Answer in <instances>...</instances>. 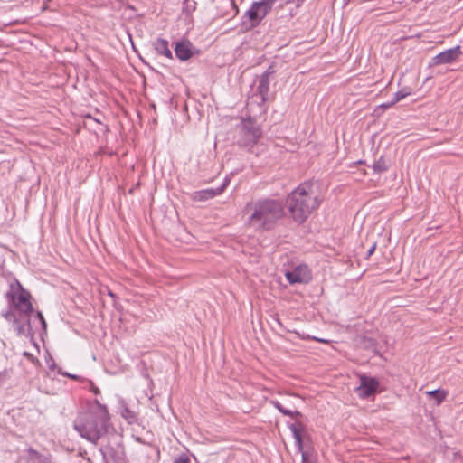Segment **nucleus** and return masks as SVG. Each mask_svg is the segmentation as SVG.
Instances as JSON below:
<instances>
[{"label":"nucleus","instance_id":"31","mask_svg":"<svg viewBox=\"0 0 463 463\" xmlns=\"http://www.w3.org/2000/svg\"><path fill=\"white\" fill-rule=\"evenodd\" d=\"M24 355L27 356V357H30V358H33V355L30 353H28V352H24Z\"/></svg>","mask_w":463,"mask_h":463},{"label":"nucleus","instance_id":"10","mask_svg":"<svg viewBox=\"0 0 463 463\" xmlns=\"http://www.w3.org/2000/svg\"><path fill=\"white\" fill-rule=\"evenodd\" d=\"M272 73L273 71H271V67H269L260 76L258 80L257 92L260 96V100L262 103L267 101L268 93L269 91V77Z\"/></svg>","mask_w":463,"mask_h":463},{"label":"nucleus","instance_id":"8","mask_svg":"<svg viewBox=\"0 0 463 463\" xmlns=\"http://www.w3.org/2000/svg\"><path fill=\"white\" fill-rule=\"evenodd\" d=\"M289 284L307 283L311 279V274L307 265H298L285 274Z\"/></svg>","mask_w":463,"mask_h":463},{"label":"nucleus","instance_id":"19","mask_svg":"<svg viewBox=\"0 0 463 463\" xmlns=\"http://www.w3.org/2000/svg\"><path fill=\"white\" fill-rule=\"evenodd\" d=\"M411 94V92L409 90H401L399 91H397L395 93V97H394V99H393V102L394 103H397L399 102L400 100L405 99L407 96H409Z\"/></svg>","mask_w":463,"mask_h":463},{"label":"nucleus","instance_id":"6","mask_svg":"<svg viewBox=\"0 0 463 463\" xmlns=\"http://www.w3.org/2000/svg\"><path fill=\"white\" fill-rule=\"evenodd\" d=\"M277 0H260L253 2L249 10L244 14L250 21V27L258 26L266 15L271 11Z\"/></svg>","mask_w":463,"mask_h":463},{"label":"nucleus","instance_id":"12","mask_svg":"<svg viewBox=\"0 0 463 463\" xmlns=\"http://www.w3.org/2000/svg\"><path fill=\"white\" fill-rule=\"evenodd\" d=\"M221 190L215 188H207L200 191H195L192 194L191 199L194 202H205L209 199L220 194Z\"/></svg>","mask_w":463,"mask_h":463},{"label":"nucleus","instance_id":"29","mask_svg":"<svg viewBox=\"0 0 463 463\" xmlns=\"http://www.w3.org/2000/svg\"><path fill=\"white\" fill-rule=\"evenodd\" d=\"M394 104H395V103H394V102H393V100H392V102H389V103H383V104L382 105V107H383V108L387 109V108L392 107V105H394Z\"/></svg>","mask_w":463,"mask_h":463},{"label":"nucleus","instance_id":"7","mask_svg":"<svg viewBox=\"0 0 463 463\" xmlns=\"http://www.w3.org/2000/svg\"><path fill=\"white\" fill-rule=\"evenodd\" d=\"M461 54V48L459 45H457L453 48L447 49L434 56L430 65L437 66L441 64H450L456 61Z\"/></svg>","mask_w":463,"mask_h":463},{"label":"nucleus","instance_id":"4","mask_svg":"<svg viewBox=\"0 0 463 463\" xmlns=\"http://www.w3.org/2000/svg\"><path fill=\"white\" fill-rule=\"evenodd\" d=\"M5 298L8 302V310L3 313V317L8 322L19 324L21 317H28L33 313L31 294L23 288L17 279L10 283Z\"/></svg>","mask_w":463,"mask_h":463},{"label":"nucleus","instance_id":"28","mask_svg":"<svg viewBox=\"0 0 463 463\" xmlns=\"http://www.w3.org/2000/svg\"><path fill=\"white\" fill-rule=\"evenodd\" d=\"M17 331H18V334H24V326L23 325H18L17 326Z\"/></svg>","mask_w":463,"mask_h":463},{"label":"nucleus","instance_id":"27","mask_svg":"<svg viewBox=\"0 0 463 463\" xmlns=\"http://www.w3.org/2000/svg\"><path fill=\"white\" fill-rule=\"evenodd\" d=\"M59 373H60L61 374L65 375V376H67V377H69V378H71V379H76V378H77V376H76V375H74V374H71V373H61V372H59Z\"/></svg>","mask_w":463,"mask_h":463},{"label":"nucleus","instance_id":"30","mask_svg":"<svg viewBox=\"0 0 463 463\" xmlns=\"http://www.w3.org/2000/svg\"><path fill=\"white\" fill-rule=\"evenodd\" d=\"M92 391L95 394H99L100 393V391L99 390L98 387H92Z\"/></svg>","mask_w":463,"mask_h":463},{"label":"nucleus","instance_id":"9","mask_svg":"<svg viewBox=\"0 0 463 463\" xmlns=\"http://www.w3.org/2000/svg\"><path fill=\"white\" fill-rule=\"evenodd\" d=\"M361 383L357 388L358 395L362 398H367L374 394L377 387L378 381L373 377L362 376Z\"/></svg>","mask_w":463,"mask_h":463},{"label":"nucleus","instance_id":"33","mask_svg":"<svg viewBox=\"0 0 463 463\" xmlns=\"http://www.w3.org/2000/svg\"><path fill=\"white\" fill-rule=\"evenodd\" d=\"M50 368H51V369H53V368H54V365H53V364H51Z\"/></svg>","mask_w":463,"mask_h":463},{"label":"nucleus","instance_id":"16","mask_svg":"<svg viewBox=\"0 0 463 463\" xmlns=\"http://www.w3.org/2000/svg\"><path fill=\"white\" fill-rule=\"evenodd\" d=\"M372 167L375 173L381 174L387 171L389 165L383 157H380L377 161L373 163Z\"/></svg>","mask_w":463,"mask_h":463},{"label":"nucleus","instance_id":"20","mask_svg":"<svg viewBox=\"0 0 463 463\" xmlns=\"http://www.w3.org/2000/svg\"><path fill=\"white\" fill-rule=\"evenodd\" d=\"M10 378L8 370L0 371V386Z\"/></svg>","mask_w":463,"mask_h":463},{"label":"nucleus","instance_id":"21","mask_svg":"<svg viewBox=\"0 0 463 463\" xmlns=\"http://www.w3.org/2000/svg\"><path fill=\"white\" fill-rule=\"evenodd\" d=\"M224 1L232 8V10L234 11V15L238 14L239 7L236 5V1L235 0H224Z\"/></svg>","mask_w":463,"mask_h":463},{"label":"nucleus","instance_id":"11","mask_svg":"<svg viewBox=\"0 0 463 463\" xmlns=\"http://www.w3.org/2000/svg\"><path fill=\"white\" fill-rule=\"evenodd\" d=\"M175 52L176 57L181 61L189 60L192 55V43L189 41H181L175 43Z\"/></svg>","mask_w":463,"mask_h":463},{"label":"nucleus","instance_id":"13","mask_svg":"<svg viewBox=\"0 0 463 463\" xmlns=\"http://www.w3.org/2000/svg\"><path fill=\"white\" fill-rule=\"evenodd\" d=\"M153 47L157 54L163 55L168 59H172V52L168 46V41L162 38H157L153 42Z\"/></svg>","mask_w":463,"mask_h":463},{"label":"nucleus","instance_id":"5","mask_svg":"<svg viewBox=\"0 0 463 463\" xmlns=\"http://www.w3.org/2000/svg\"><path fill=\"white\" fill-rule=\"evenodd\" d=\"M262 137L260 126L251 118H241L234 128L237 145L248 150L256 146Z\"/></svg>","mask_w":463,"mask_h":463},{"label":"nucleus","instance_id":"22","mask_svg":"<svg viewBox=\"0 0 463 463\" xmlns=\"http://www.w3.org/2000/svg\"><path fill=\"white\" fill-rule=\"evenodd\" d=\"M36 316H37V317H38V319H39V321H40V323H41V325L43 326V329L45 331L47 325H46V321H45L43 314L40 311H38L36 313Z\"/></svg>","mask_w":463,"mask_h":463},{"label":"nucleus","instance_id":"17","mask_svg":"<svg viewBox=\"0 0 463 463\" xmlns=\"http://www.w3.org/2000/svg\"><path fill=\"white\" fill-rule=\"evenodd\" d=\"M427 394L429 396L433 397L438 405L440 404L445 400V398L447 396V392L444 390H439V389L427 392Z\"/></svg>","mask_w":463,"mask_h":463},{"label":"nucleus","instance_id":"2","mask_svg":"<svg viewBox=\"0 0 463 463\" xmlns=\"http://www.w3.org/2000/svg\"><path fill=\"white\" fill-rule=\"evenodd\" d=\"M321 202L317 185L312 182L300 184L286 199L288 213L298 223H303Z\"/></svg>","mask_w":463,"mask_h":463},{"label":"nucleus","instance_id":"26","mask_svg":"<svg viewBox=\"0 0 463 463\" xmlns=\"http://www.w3.org/2000/svg\"><path fill=\"white\" fill-rule=\"evenodd\" d=\"M306 0H289L288 3L296 4L297 6H299Z\"/></svg>","mask_w":463,"mask_h":463},{"label":"nucleus","instance_id":"14","mask_svg":"<svg viewBox=\"0 0 463 463\" xmlns=\"http://www.w3.org/2000/svg\"><path fill=\"white\" fill-rule=\"evenodd\" d=\"M288 427H289L292 436L296 441V444L299 448H301L302 447V431L304 430L303 424L300 421H296L294 423H291Z\"/></svg>","mask_w":463,"mask_h":463},{"label":"nucleus","instance_id":"1","mask_svg":"<svg viewBox=\"0 0 463 463\" xmlns=\"http://www.w3.org/2000/svg\"><path fill=\"white\" fill-rule=\"evenodd\" d=\"M245 212L248 215V225L255 231L271 230L285 215L284 203L273 198H263L248 203Z\"/></svg>","mask_w":463,"mask_h":463},{"label":"nucleus","instance_id":"15","mask_svg":"<svg viewBox=\"0 0 463 463\" xmlns=\"http://www.w3.org/2000/svg\"><path fill=\"white\" fill-rule=\"evenodd\" d=\"M271 403L283 415L290 416V417H299V416H301V413L298 411H291V410L285 409L281 405V403L279 402H278V401H272Z\"/></svg>","mask_w":463,"mask_h":463},{"label":"nucleus","instance_id":"18","mask_svg":"<svg viewBox=\"0 0 463 463\" xmlns=\"http://www.w3.org/2000/svg\"><path fill=\"white\" fill-rule=\"evenodd\" d=\"M121 415L125 418L129 423L134 422L137 420L135 413L130 411L128 408H124Z\"/></svg>","mask_w":463,"mask_h":463},{"label":"nucleus","instance_id":"24","mask_svg":"<svg viewBox=\"0 0 463 463\" xmlns=\"http://www.w3.org/2000/svg\"><path fill=\"white\" fill-rule=\"evenodd\" d=\"M189 458L185 456H181L174 460L173 463H188Z\"/></svg>","mask_w":463,"mask_h":463},{"label":"nucleus","instance_id":"32","mask_svg":"<svg viewBox=\"0 0 463 463\" xmlns=\"http://www.w3.org/2000/svg\"><path fill=\"white\" fill-rule=\"evenodd\" d=\"M317 342L326 343V341L321 338H315Z\"/></svg>","mask_w":463,"mask_h":463},{"label":"nucleus","instance_id":"3","mask_svg":"<svg viewBox=\"0 0 463 463\" xmlns=\"http://www.w3.org/2000/svg\"><path fill=\"white\" fill-rule=\"evenodd\" d=\"M96 409L82 412L74 420V430L93 444L108 431L109 414L106 405L95 401Z\"/></svg>","mask_w":463,"mask_h":463},{"label":"nucleus","instance_id":"23","mask_svg":"<svg viewBox=\"0 0 463 463\" xmlns=\"http://www.w3.org/2000/svg\"><path fill=\"white\" fill-rule=\"evenodd\" d=\"M230 183V178L226 177L224 180H223V183L221 186L215 188V190H221L220 191V194L225 190V188L228 186Z\"/></svg>","mask_w":463,"mask_h":463},{"label":"nucleus","instance_id":"25","mask_svg":"<svg viewBox=\"0 0 463 463\" xmlns=\"http://www.w3.org/2000/svg\"><path fill=\"white\" fill-rule=\"evenodd\" d=\"M375 248H376V244L374 243L373 245H372V247L367 250V254H366V257L369 258L371 255H373V253L374 252L375 250Z\"/></svg>","mask_w":463,"mask_h":463}]
</instances>
